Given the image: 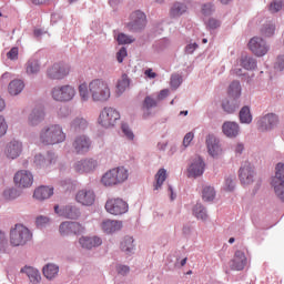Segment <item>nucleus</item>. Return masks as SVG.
Instances as JSON below:
<instances>
[{
	"mask_svg": "<svg viewBox=\"0 0 284 284\" xmlns=\"http://www.w3.org/2000/svg\"><path fill=\"white\" fill-rule=\"evenodd\" d=\"M67 134L60 124L51 123L44 125L39 133V140L44 145H54L64 142Z\"/></svg>",
	"mask_w": 284,
	"mask_h": 284,
	"instance_id": "nucleus-1",
	"label": "nucleus"
},
{
	"mask_svg": "<svg viewBox=\"0 0 284 284\" xmlns=\"http://www.w3.org/2000/svg\"><path fill=\"white\" fill-rule=\"evenodd\" d=\"M89 92L94 102H106L111 97L110 84L101 78L90 81Z\"/></svg>",
	"mask_w": 284,
	"mask_h": 284,
	"instance_id": "nucleus-2",
	"label": "nucleus"
},
{
	"mask_svg": "<svg viewBox=\"0 0 284 284\" xmlns=\"http://www.w3.org/2000/svg\"><path fill=\"white\" fill-rule=\"evenodd\" d=\"M128 178V169H124V166H118L116 169L106 171L104 175H102L101 182L104 186L110 187L123 183Z\"/></svg>",
	"mask_w": 284,
	"mask_h": 284,
	"instance_id": "nucleus-3",
	"label": "nucleus"
},
{
	"mask_svg": "<svg viewBox=\"0 0 284 284\" xmlns=\"http://www.w3.org/2000/svg\"><path fill=\"white\" fill-rule=\"evenodd\" d=\"M32 239L31 232L23 225L17 224L10 231V244L12 246H22Z\"/></svg>",
	"mask_w": 284,
	"mask_h": 284,
	"instance_id": "nucleus-4",
	"label": "nucleus"
},
{
	"mask_svg": "<svg viewBox=\"0 0 284 284\" xmlns=\"http://www.w3.org/2000/svg\"><path fill=\"white\" fill-rule=\"evenodd\" d=\"M120 119L121 115L116 109L112 106H105L99 115L98 123L104 129H111Z\"/></svg>",
	"mask_w": 284,
	"mask_h": 284,
	"instance_id": "nucleus-5",
	"label": "nucleus"
},
{
	"mask_svg": "<svg viewBox=\"0 0 284 284\" xmlns=\"http://www.w3.org/2000/svg\"><path fill=\"white\" fill-rule=\"evenodd\" d=\"M77 91L74 87L70 84L57 85L52 89V99L57 102H69L74 99Z\"/></svg>",
	"mask_w": 284,
	"mask_h": 284,
	"instance_id": "nucleus-6",
	"label": "nucleus"
},
{
	"mask_svg": "<svg viewBox=\"0 0 284 284\" xmlns=\"http://www.w3.org/2000/svg\"><path fill=\"white\" fill-rule=\"evenodd\" d=\"M271 185L276 199L284 203V164L276 165V173Z\"/></svg>",
	"mask_w": 284,
	"mask_h": 284,
	"instance_id": "nucleus-7",
	"label": "nucleus"
},
{
	"mask_svg": "<svg viewBox=\"0 0 284 284\" xmlns=\"http://www.w3.org/2000/svg\"><path fill=\"white\" fill-rule=\"evenodd\" d=\"M247 48L257 58H263L270 52V45L261 37L251 38L247 43Z\"/></svg>",
	"mask_w": 284,
	"mask_h": 284,
	"instance_id": "nucleus-8",
	"label": "nucleus"
},
{
	"mask_svg": "<svg viewBox=\"0 0 284 284\" xmlns=\"http://www.w3.org/2000/svg\"><path fill=\"white\" fill-rule=\"evenodd\" d=\"M105 210L112 215H122L129 211V205L122 199H110L105 204Z\"/></svg>",
	"mask_w": 284,
	"mask_h": 284,
	"instance_id": "nucleus-9",
	"label": "nucleus"
},
{
	"mask_svg": "<svg viewBox=\"0 0 284 284\" xmlns=\"http://www.w3.org/2000/svg\"><path fill=\"white\" fill-rule=\"evenodd\" d=\"M70 73V67L65 63H54L47 71L50 80H63Z\"/></svg>",
	"mask_w": 284,
	"mask_h": 284,
	"instance_id": "nucleus-10",
	"label": "nucleus"
},
{
	"mask_svg": "<svg viewBox=\"0 0 284 284\" xmlns=\"http://www.w3.org/2000/svg\"><path fill=\"white\" fill-rule=\"evenodd\" d=\"M278 125V115L275 113H267L257 121V129L261 132L274 130Z\"/></svg>",
	"mask_w": 284,
	"mask_h": 284,
	"instance_id": "nucleus-11",
	"label": "nucleus"
},
{
	"mask_svg": "<svg viewBox=\"0 0 284 284\" xmlns=\"http://www.w3.org/2000/svg\"><path fill=\"white\" fill-rule=\"evenodd\" d=\"M146 26V16L142 11H135L131 13V21L128 24L129 30L138 32V30H143Z\"/></svg>",
	"mask_w": 284,
	"mask_h": 284,
	"instance_id": "nucleus-12",
	"label": "nucleus"
},
{
	"mask_svg": "<svg viewBox=\"0 0 284 284\" xmlns=\"http://www.w3.org/2000/svg\"><path fill=\"white\" fill-rule=\"evenodd\" d=\"M13 182L18 187L27 189L33 184V175L30 171H17Z\"/></svg>",
	"mask_w": 284,
	"mask_h": 284,
	"instance_id": "nucleus-13",
	"label": "nucleus"
},
{
	"mask_svg": "<svg viewBox=\"0 0 284 284\" xmlns=\"http://www.w3.org/2000/svg\"><path fill=\"white\" fill-rule=\"evenodd\" d=\"M205 162H203L201 156H195L192 160L190 166L187 168V176L189 178H199L204 174Z\"/></svg>",
	"mask_w": 284,
	"mask_h": 284,
	"instance_id": "nucleus-14",
	"label": "nucleus"
},
{
	"mask_svg": "<svg viewBox=\"0 0 284 284\" xmlns=\"http://www.w3.org/2000/svg\"><path fill=\"white\" fill-rule=\"evenodd\" d=\"M239 179L242 184L248 185L254 181V169L251 162H245L239 170Z\"/></svg>",
	"mask_w": 284,
	"mask_h": 284,
	"instance_id": "nucleus-15",
	"label": "nucleus"
},
{
	"mask_svg": "<svg viewBox=\"0 0 284 284\" xmlns=\"http://www.w3.org/2000/svg\"><path fill=\"white\" fill-rule=\"evenodd\" d=\"M97 160H93L92 158H89L87 160H80L79 162H75L73 165L75 172L78 173H91L97 170L98 168Z\"/></svg>",
	"mask_w": 284,
	"mask_h": 284,
	"instance_id": "nucleus-16",
	"label": "nucleus"
},
{
	"mask_svg": "<svg viewBox=\"0 0 284 284\" xmlns=\"http://www.w3.org/2000/svg\"><path fill=\"white\" fill-rule=\"evenodd\" d=\"M75 201L83 206H92L95 202V194L92 190H80L75 195Z\"/></svg>",
	"mask_w": 284,
	"mask_h": 284,
	"instance_id": "nucleus-17",
	"label": "nucleus"
},
{
	"mask_svg": "<svg viewBox=\"0 0 284 284\" xmlns=\"http://www.w3.org/2000/svg\"><path fill=\"white\" fill-rule=\"evenodd\" d=\"M72 146L78 154H84L91 148V140L87 135H79L73 141Z\"/></svg>",
	"mask_w": 284,
	"mask_h": 284,
	"instance_id": "nucleus-18",
	"label": "nucleus"
},
{
	"mask_svg": "<svg viewBox=\"0 0 284 284\" xmlns=\"http://www.w3.org/2000/svg\"><path fill=\"white\" fill-rule=\"evenodd\" d=\"M54 212L58 215L63 216L65 219H70V220H77L81 215L80 209L73 205H67L61 210H59V206L57 205L54 206Z\"/></svg>",
	"mask_w": 284,
	"mask_h": 284,
	"instance_id": "nucleus-19",
	"label": "nucleus"
},
{
	"mask_svg": "<svg viewBox=\"0 0 284 284\" xmlns=\"http://www.w3.org/2000/svg\"><path fill=\"white\" fill-rule=\"evenodd\" d=\"M22 152V143L18 140L10 141L6 149L4 154L8 159L14 160L17 159Z\"/></svg>",
	"mask_w": 284,
	"mask_h": 284,
	"instance_id": "nucleus-20",
	"label": "nucleus"
},
{
	"mask_svg": "<svg viewBox=\"0 0 284 284\" xmlns=\"http://www.w3.org/2000/svg\"><path fill=\"white\" fill-rule=\"evenodd\" d=\"M45 116L44 110L42 106H37L32 109L30 114L28 115V124L29 126H37L43 122Z\"/></svg>",
	"mask_w": 284,
	"mask_h": 284,
	"instance_id": "nucleus-21",
	"label": "nucleus"
},
{
	"mask_svg": "<svg viewBox=\"0 0 284 284\" xmlns=\"http://www.w3.org/2000/svg\"><path fill=\"white\" fill-rule=\"evenodd\" d=\"M247 264V258L244 252L236 251L231 262V268L235 271H243Z\"/></svg>",
	"mask_w": 284,
	"mask_h": 284,
	"instance_id": "nucleus-22",
	"label": "nucleus"
},
{
	"mask_svg": "<svg viewBox=\"0 0 284 284\" xmlns=\"http://www.w3.org/2000/svg\"><path fill=\"white\" fill-rule=\"evenodd\" d=\"M57 162V156L54 153L49 152L47 158L42 154H37L34 156V164L37 168H48Z\"/></svg>",
	"mask_w": 284,
	"mask_h": 284,
	"instance_id": "nucleus-23",
	"label": "nucleus"
},
{
	"mask_svg": "<svg viewBox=\"0 0 284 284\" xmlns=\"http://www.w3.org/2000/svg\"><path fill=\"white\" fill-rule=\"evenodd\" d=\"M222 131L227 138H236L240 134V125L234 121H225L222 125Z\"/></svg>",
	"mask_w": 284,
	"mask_h": 284,
	"instance_id": "nucleus-24",
	"label": "nucleus"
},
{
	"mask_svg": "<svg viewBox=\"0 0 284 284\" xmlns=\"http://www.w3.org/2000/svg\"><path fill=\"white\" fill-rule=\"evenodd\" d=\"M79 243L83 248L91 250L93 247L100 246L102 244V240L98 236H82L79 240Z\"/></svg>",
	"mask_w": 284,
	"mask_h": 284,
	"instance_id": "nucleus-25",
	"label": "nucleus"
},
{
	"mask_svg": "<svg viewBox=\"0 0 284 284\" xmlns=\"http://www.w3.org/2000/svg\"><path fill=\"white\" fill-rule=\"evenodd\" d=\"M206 145H207V151H209V154L213 158L221 154L222 152V149L219 144V142L216 141L215 138L213 136H207L206 138Z\"/></svg>",
	"mask_w": 284,
	"mask_h": 284,
	"instance_id": "nucleus-26",
	"label": "nucleus"
},
{
	"mask_svg": "<svg viewBox=\"0 0 284 284\" xmlns=\"http://www.w3.org/2000/svg\"><path fill=\"white\" fill-rule=\"evenodd\" d=\"M102 230L108 233H114L120 231L123 227L122 222L120 221H111V220H105L102 224H101Z\"/></svg>",
	"mask_w": 284,
	"mask_h": 284,
	"instance_id": "nucleus-27",
	"label": "nucleus"
},
{
	"mask_svg": "<svg viewBox=\"0 0 284 284\" xmlns=\"http://www.w3.org/2000/svg\"><path fill=\"white\" fill-rule=\"evenodd\" d=\"M53 195V189L51 186H39L33 194V197L43 201Z\"/></svg>",
	"mask_w": 284,
	"mask_h": 284,
	"instance_id": "nucleus-28",
	"label": "nucleus"
},
{
	"mask_svg": "<svg viewBox=\"0 0 284 284\" xmlns=\"http://www.w3.org/2000/svg\"><path fill=\"white\" fill-rule=\"evenodd\" d=\"M240 64L243 69L247 71H253L257 68L256 59L250 55H243L240 60Z\"/></svg>",
	"mask_w": 284,
	"mask_h": 284,
	"instance_id": "nucleus-29",
	"label": "nucleus"
},
{
	"mask_svg": "<svg viewBox=\"0 0 284 284\" xmlns=\"http://www.w3.org/2000/svg\"><path fill=\"white\" fill-rule=\"evenodd\" d=\"M21 272L27 274L32 284H38L41 280L39 271L31 266H26L24 268L21 270Z\"/></svg>",
	"mask_w": 284,
	"mask_h": 284,
	"instance_id": "nucleus-30",
	"label": "nucleus"
},
{
	"mask_svg": "<svg viewBox=\"0 0 284 284\" xmlns=\"http://www.w3.org/2000/svg\"><path fill=\"white\" fill-rule=\"evenodd\" d=\"M88 125L89 123L84 118L78 116L72 121L71 130H73L74 132H83L84 130H87Z\"/></svg>",
	"mask_w": 284,
	"mask_h": 284,
	"instance_id": "nucleus-31",
	"label": "nucleus"
},
{
	"mask_svg": "<svg viewBox=\"0 0 284 284\" xmlns=\"http://www.w3.org/2000/svg\"><path fill=\"white\" fill-rule=\"evenodd\" d=\"M239 118L241 123L251 124L253 121V115L251 113L250 106L245 105L240 110Z\"/></svg>",
	"mask_w": 284,
	"mask_h": 284,
	"instance_id": "nucleus-32",
	"label": "nucleus"
},
{
	"mask_svg": "<svg viewBox=\"0 0 284 284\" xmlns=\"http://www.w3.org/2000/svg\"><path fill=\"white\" fill-rule=\"evenodd\" d=\"M187 7L181 2H175L170 9V17L175 18V17H182L184 12H186Z\"/></svg>",
	"mask_w": 284,
	"mask_h": 284,
	"instance_id": "nucleus-33",
	"label": "nucleus"
},
{
	"mask_svg": "<svg viewBox=\"0 0 284 284\" xmlns=\"http://www.w3.org/2000/svg\"><path fill=\"white\" fill-rule=\"evenodd\" d=\"M24 89V83L21 80H13L9 83V93L13 97L21 93Z\"/></svg>",
	"mask_w": 284,
	"mask_h": 284,
	"instance_id": "nucleus-34",
	"label": "nucleus"
},
{
	"mask_svg": "<svg viewBox=\"0 0 284 284\" xmlns=\"http://www.w3.org/2000/svg\"><path fill=\"white\" fill-rule=\"evenodd\" d=\"M260 32L262 37H265V38L274 37L276 32V26L273 22H267L261 27Z\"/></svg>",
	"mask_w": 284,
	"mask_h": 284,
	"instance_id": "nucleus-35",
	"label": "nucleus"
},
{
	"mask_svg": "<svg viewBox=\"0 0 284 284\" xmlns=\"http://www.w3.org/2000/svg\"><path fill=\"white\" fill-rule=\"evenodd\" d=\"M166 178L168 175L165 169H160V171L155 173V184H153V190L159 191L165 182Z\"/></svg>",
	"mask_w": 284,
	"mask_h": 284,
	"instance_id": "nucleus-36",
	"label": "nucleus"
},
{
	"mask_svg": "<svg viewBox=\"0 0 284 284\" xmlns=\"http://www.w3.org/2000/svg\"><path fill=\"white\" fill-rule=\"evenodd\" d=\"M229 95L239 99L242 95V85L239 81H233L229 87Z\"/></svg>",
	"mask_w": 284,
	"mask_h": 284,
	"instance_id": "nucleus-37",
	"label": "nucleus"
},
{
	"mask_svg": "<svg viewBox=\"0 0 284 284\" xmlns=\"http://www.w3.org/2000/svg\"><path fill=\"white\" fill-rule=\"evenodd\" d=\"M40 71V64L39 61L36 59H30L27 63H26V72L29 75H33L37 74Z\"/></svg>",
	"mask_w": 284,
	"mask_h": 284,
	"instance_id": "nucleus-38",
	"label": "nucleus"
},
{
	"mask_svg": "<svg viewBox=\"0 0 284 284\" xmlns=\"http://www.w3.org/2000/svg\"><path fill=\"white\" fill-rule=\"evenodd\" d=\"M193 215L201 221H206L209 215L205 207L202 204H196L192 210Z\"/></svg>",
	"mask_w": 284,
	"mask_h": 284,
	"instance_id": "nucleus-39",
	"label": "nucleus"
},
{
	"mask_svg": "<svg viewBox=\"0 0 284 284\" xmlns=\"http://www.w3.org/2000/svg\"><path fill=\"white\" fill-rule=\"evenodd\" d=\"M240 108V104L237 101H229V100H224L222 102V109L224 110V112H226L227 114H233L234 112H236V110Z\"/></svg>",
	"mask_w": 284,
	"mask_h": 284,
	"instance_id": "nucleus-40",
	"label": "nucleus"
},
{
	"mask_svg": "<svg viewBox=\"0 0 284 284\" xmlns=\"http://www.w3.org/2000/svg\"><path fill=\"white\" fill-rule=\"evenodd\" d=\"M59 273V267L54 264H48L47 266L43 267V275L49 278L52 280Z\"/></svg>",
	"mask_w": 284,
	"mask_h": 284,
	"instance_id": "nucleus-41",
	"label": "nucleus"
},
{
	"mask_svg": "<svg viewBox=\"0 0 284 284\" xmlns=\"http://www.w3.org/2000/svg\"><path fill=\"white\" fill-rule=\"evenodd\" d=\"M216 196L215 190L213 186H204L202 191V200L205 202H212L214 201Z\"/></svg>",
	"mask_w": 284,
	"mask_h": 284,
	"instance_id": "nucleus-42",
	"label": "nucleus"
},
{
	"mask_svg": "<svg viewBox=\"0 0 284 284\" xmlns=\"http://www.w3.org/2000/svg\"><path fill=\"white\" fill-rule=\"evenodd\" d=\"M130 87V79L126 74L122 75V79L116 84V92L119 95L123 94L125 90Z\"/></svg>",
	"mask_w": 284,
	"mask_h": 284,
	"instance_id": "nucleus-43",
	"label": "nucleus"
},
{
	"mask_svg": "<svg viewBox=\"0 0 284 284\" xmlns=\"http://www.w3.org/2000/svg\"><path fill=\"white\" fill-rule=\"evenodd\" d=\"M134 240L132 237H125L121 243V250L130 253L134 248Z\"/></svg>",
	"mask_w": 284,
	"mask_h": 284,
	"instance_id": "nucleus-44",
	"label": "nucleus"
},
{
	"mask_svg": "<svg viewBox=\"0 0 284 284\" xmlns=\"http://www.w3.org/2000/svg\"><path fill=\"white\" fill-rule=\"evenodd\" d=\"M8 252H10L8 246V239H6V233L0 231V254H6Z\"/></svg>",
	"mask_w": 284,
	"mask_h": 284,
	"instance_id": "nucleus-45",
	"label": "nucleus"
},
{
	"mask_svg": "<svg viewBox=\"0 0 284 284\" xmlns=\"http://www.w3.org/2000/svg\"><path fill=\"white\" fill-rule=\"evenodd\" d=\"M116 41L120 45H126L132 44L134 42V39L125 33H119V36L116 37Z\"/></svg>",
	"mask_w": 284,
	"mask_h": 284,
	"instance_id": "nucleus-46",
	"label": "nucleus"
},
{
	"mask_svg": "<svg viewBox=\"0 0 284 284\" xmlns=\"http://www.w3.org/2000/svg\"><path fill=\"white\" fill-rule=\"evenodd\" d=\"M79 94H80L82 101L87 102L89 100L90 90H89V85L87 83H81L79 85Z\"/></svg>",
	"mask_w": 284,
	"mask_h": 284,
	"instance_id": "nucleus-47",
	"label": "nucleus"
},
{
	"mask_svg": "<svg viewBox=\"0 0 284 284\" xmlns=\"http://www.w3.org/2000/svg\"><path fill=\"white\" fill-rule=\"evenodd\" d=\"M182 84V77L180 74H172L170 79V85L173 90H176Z\"/></svg>",
	"mask_w": 284,
	"mask_h": 284,
	"instance_id": "nucleus-48",
	"label": "nucleus"
},
{
	"mask_svg": "<svg viewBox=\"0 0 284 284\" xmlns=\"http://www.w3.org/2000/svg\"><path fill=\"white\" fill-rule=\"evenodd\" d=\"M70 229H71V234H74V235H80L85 231V229L78 222H72L70 225Z\"/></svg>",
	"mask_w": 284,
	"mask_h": 284,
	"instance_id": "nucleus-49",
	"label": "nucleus"
},
{
	"mask_svg": "<svg viewBox=\"0 0 284 284\" xmlns=\"http://www.w3.org/2000/svg\"><path fill=\"white\" fill-rule=\"evenodd\" d=\"M281 9H283V1H273L268 7V10L272 14L281 12Z\"/></svg>",
	"mask_w": 284,
	"mask_h": 284,
	"instance_id": "nucleus-50",
	"label": "nucleus"
},
{
	"mask_svg": "<svg viewBox=\"0 0 284 284\" xmlns=\"http://www.w3.org/2000/svg\"><path fill=\"white\" fill-rule=\"evenodd\" d=\"M72 222H63L61 225H60V234L62 236H65V235H70L72 234V231L70 229V225H71Z\"/></svg>",
	"mask_w": 284,
	"mask_h": 284,
	"instance_id": "nucleus-51",
	"label": "nucleus"
},
{
	"mask_svg": "<svg viewBox=\"0 0 284 284\" xmlns=\"http://www.w3.org/2000/svg\"><path fill=\"white\" fill-rule=\"evenodd\" d=\"M234 189H235V178H226L225 184H224V190L227 192H233Z\"/></svg>",
	"mask_w": 284,
	"mask_h": 284,
	"instance_id": "nucleus-52",
	"label": "nucleus"
},
{
	"mask_svg": "<svg viewBox=\"0 0 284 284\" xmlns=\"http://www.w3.org/2000/svg\"><path fill=\"white\" fill-rule=\"evenodd\" d=\"M3 197L7 201L14 200L16 197H18V192L14 189H8L3 192Z\"/></svg>",
	"mask_w": 284,
	"mask_h": 284,
	"instance_id": "nucleus-53",
	"label": "nucleus"
},
{
	"mask_svg": "<svg viewBox=\"0 0 284 284\" xmlns=\"http://www.w3.org/2000/svg\"><path fill=\"white\" fill-rule=\"evenodd\" d=\"M158 105V102L152 97L144 98V109L150 110L152 108H155Z\"/></svg>",
	"mask_w": 284,
	"mask_h": 284,
	"instance_id": "nucleus-54",
	"label": "nucleus"
},
{
	"mask_svg": "<svg viewBox=\"0 0 284 284\" xmlns=\"http://www.w3.org/2000/svg\"><path fill=\"white\" fill-rule=\"evenodd\" d=\"M274 69L280 72L284 71V55H278L276 58V61L274 63Z\"/></svg>",
	"mask_w": 284,
	"mask_h": 284,
	"instance_id": "nucleus-55",
	"label": "nucleus"
},
{
	"mask_svg": "<svg viewBox=\"0 0 284 284\" xmlns=\"http://www.w3.org/2000/svg\"><path fill=\"white\" fill-rule=\"evenodd\" d=\"M8 132V122H6V118L3 115H0V138L6 135Z\"/></svg>",
	"mask_w": 284,
	"mask_h": 284,
	"instance_id": "nucleus-56",
	"label": "nucleus"
},
{
	"mask_svg": "<svg viewBox=\"0 0 284 284\" xmlns=\"http://www.w3.org/2000/svg\"><path fill=\"white\" fill-rule=\"evenodd\" d=\"M201 12L204 14V17H209L212 14V12H214V6L211 3L203 4Z\"/></svg>",
	"mask_w": 284,
	"mask_h": 284,
	"instance_id": "nucleus-57",
	"label": "nucleus"
},
{
	"mask_svg": "<svg viewBox=\"0 0 284 284\" xmlns=\"http://www.w3.org/2000/svg\"><path fill=\"white\" fill-rule=\"evenodd\" d=\"M194 140V133L193 132H187L182 141V144L184 148H189L191 142Z\"/></svg>",
	"mask_w": 284,
	"mask_h": 284,
	"instance_id": "nucleus-58",
	"label": "nucleus"
},
{
	"mask_svg": "<svg viewBox=\"0 0 284 284\" xmlns=\"http://www.w3.org/2000/svg\"><path fill=\"white\" fill-rule=\"evenodd\" d=\"M221 22L216 19H209V21L206 22V28H209V30H216V28H220Z\"/></svg>",
	"mask_w": 284,
	"mask_h": 284,
	"instance_id": "nucleus-59",
	"label": "nucleus"
},
{
	"mask_svg": "<svg viewBox=\"0 0 284 284\" xmlns=\"http://www.w3.org/2000/svg\"><path fill=\"white\" fill-rule=\"evenodd\" d=\"M122 131L129 140L132 141L134 139V133L131 131L130 126L126 123L122 124Z\"/></svg>",
	"mask_w": 284,
	"mask_h": 284,
	"instance_id": "nucleus-60",
	"label": "nucleus"
},
{
	"mask_svg": "<svg viewBox=\"0 0 284 284\" xmlns=\"http://www.w3.org/2000/svg\"><path fill=\"white\" fill-rule=\"evenodd\" d=\"M19 50L18 48L13 47L11 50L7 53V58L11 61L18 60Z\"/></svg>",
	"mask_w": 284,
	"mask_h": 284,
	"instance_id": "nucleus-61",
	"label": "nucleus"
},
{
	"mask_svg": "<svg viewBox=\"0 0 284 284\" xmlns=\"http://www.w3.org/2000/svg\"><path fill=\"white\" fill-rule=\"evenodd\" d=\"M128 57V51L124 47L116 53L119 63H123V60Z\"/></svg>",
	"mask_w": 284,
	"mask_h": 284,
	"instance_id": "nucleus-62",
	"label": "nucleus"
},
{
	"mask_svg": "<svg viewBox=\"0 0 284 284\" xmlns=\"http://www.w3.org/2000/svg\"><path fill=\"white\" fill-rule=\"evenodd\" d=\"M49 222H50V220H49L48 217H45V216H39V217L37 219V221H36V223H37V225H38L39 227L44 226V225L48 224Z\"/></svg>",
	"mask_w": 284,
	"mask_h": 284,
	"instance_id": "nucleus-63",
	"label": "nucleus"
},
{
	"mask_svg": "<svg viewBox=\"0 0 284 284\" xmlns=\"http://www.w3.org/2000/svg\"><path fill=\"white\" fill-rule=\"evenodd\" d=\"M130 272V267L126 265H119L118 273L121 275H126Z\"/></svg>",
	"mask_w": 284,
	"mask_h": 284,
	"instance_id": "nucleus-64",
	"label": "nucleus"
}]
</instances>
